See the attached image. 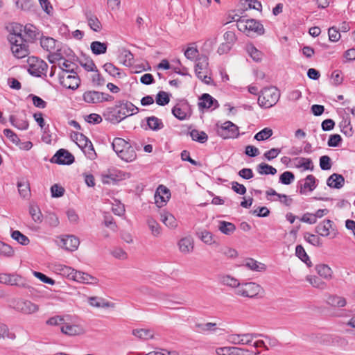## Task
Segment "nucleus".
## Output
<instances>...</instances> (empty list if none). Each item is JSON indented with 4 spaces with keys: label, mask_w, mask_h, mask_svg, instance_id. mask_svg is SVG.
Returning a JSON list of instances; mask_svg holds the SVG:
<instances>
[{
    "label": "nucleus",
    "mask_w": 355,
    "mask_h": 355,
    "mask_svg": "<svg viewBox=\"0 0 355 355\" xmlns=\"http://www.w3.org/2000/svg\"><path fill=\"white\" fill-rule=\"evenodd\" d=\"M89 303L91 306L100 308L112 307L114 305L111 302L106 301L105 299L98 297H89Z\"/></svg>",
    "instance_id": "obj_30"
},
{
    "label": "nucleus",
    "mask_w": 355,
    "mask_h": 355,
    "mask_svg": "<svg viewBox=\"0 0 355 355\" xmlns=\"http://www.w3.org/2000/svg\"><path fill=\"white\" fill-rule=\"evenodd\" d=\"M295 160L302 162V164L296 165L297 168L303 167L304 170H313L314 166L313 164L312 160L310 158L296 157L295 158Z\"/></svg>",
    "instance_id": "obj_54"
},
{
    "label": "nucleus",
    "mask_w": 355,
    "mask_h": 355,
    "mask_svg": "<svg viewBox=\"0 0 355 355\" xmlns=\"http://www.w3.org/2000/svg\"><path fill=\"white\" fill-rule=\"evenodd\" d=\"M304 239L310 244L314 246H321L322 243L319 237L317 236L310 234L309 232H305L304 234Z\"/></svg>",
    "instance_id": "obj_58"
},
{
    "label": "nucleus",
    "mask_w": 355,
    "mask_h": 355,
    "mask_svg": "<svg viewBox=\"0 0 355 355\" xmlns=\"http://www.w3.org/2000/svg\"><path fill=\"white\" fill-rule=\"evenodd\" d=\"M197 235L202 242L207 245H211L214 243L213 240V234L207 230L198 232H197Z\"/></svg>",
    "instance_id": "obj_53"
},
{
    "label": "nucleus",
    "mask_w": 355,
    "mask_h": 355,
    "mask_svg": "<svg viewBox=\"0 0 355 355\" xmlns=\"http://www.w3.org/2000/svg\"><path fill=\"white\" fill-rule=\"evenodd\" d=\"M50 162L60 165H70L74 162V157L68 150L61 148L51 157Z\"/></svg>",
    "instance_id": "obj_9"
},
{
    "label": "nucleus",
    "mask_w": 355,
    "mask_h": 355,
    "mask_svg": "<svg viewBox=\"0 0 355 355\" xmlns=\"http://www.w3.org/2000/svg\"><path fill=\"white\" fill-rule=\"evenodd\" d=\"M329 39L331 42H338L340 38V30L332 26L328 30Z\"/></svg>",
    "instance_id": "obj_62"
},
{
    "label": "nucleus",
    "mask_w": 355,
    "mask_h": 355,
    "mask_svg": "<svg viewBox=\"0 0 355 355\" xmlns=\"http://www.w3.org/2000/svg\"><path fill=\"white\" fill-rule=\"evenodd\" d=\"M40 40V46L44 50L49 52H51L52 51L55 49L57 40H55L53 37L43 36L42 35H41Z\"/></svg>",
    "instance_id": "obj_23"
},
{
    "label": "nucleus",
    "mask_w": 355,
    "mask_h": 355,
    "mask_svg": "<svg viewBox=\"0 0 355 355\" xmlns=\"http://www.w3.org/2000/svg\"><path fill=\"white\" fill-rule=\"evenodd\" d=\"M61 245L68 251H75L78 249L80 241L79 239L73 235H67L61 239Z\"/></svg>",
    "instance_id": "obj_14"
},
{
    "label": "nucleus",
    "mask_w": 355,
    "mask_h": 355,
    "mask_svg": "<svg viewBox=\"0 0 355 355\" xmlns=\"http://www.w3.org/2000/svg\"><path fill=\"white\" fill-rule=\"evenodd\" d=\"M247 51L250 56L255 62H260L262 59V53L259 51L254 45L250 44L247 47Z\"/></svg>",
    "instance_id": "obj_48"
},
{
    "label": "nucleus",
    "mask_w": 355,
    "mask_h": 355,
    "mask_svg": "<svg viewBox=\"0 0 355 355\" xmlns=\"http://www.w3.org/2000/svg\"><path fill=\"white\" fill-rule=\"evenodd\" d=\"M29 214L32 217V219L37 223H40L42 221V214L40 209L36 205H30L29 206Z\"/></svg>",
    "instance_id": "obj_40"
},
{
    "label": "nucleus",
    "mask_w": 355,
    "mask_h": 355,
    "mask_svg": "<svg viewBox=\"0 0 355 355\" xmlns=\"http://www.w3.org/2000/svg\"><path fill=\"white\" fill-rule=\"evenodd\" d=\"M260 352L257 351H250L247 349L240 348L236 347H232V355H259Z\"/></svg>",
    "instance_id": "obj_55"
},
{
    "label": "nucleus",
    "mask_w": 355,
    "mask_h": 355,
    "mask_svg": "<svg viewBox=\"0 0 355 355\" xmlns=\"http://www.w3.org/2000/svg\"><path fill=\"white\" fill-rule=\"evenodd\" d=\"M121 56L124 58L123 64L125 66H131L134 63V55L130 51L123 49L121 52Z\"/></svg>",
    "instance_id": "obj_60"
},
{
    "label": "nucleus",
    "mask_w": 355,
    "mask_h": 355,
    "mask_svg": "<svg viewBox=\"0 0 355 355\" xmlns=\"http://www.w3.org/2000/svg\"><path fill=\"white\" fill-rule=\"evenodd\" d=\"M27 66V70L31 75L36 77H41L42 75L46 76L48 64L43 60L35 56L28 57Z\"/></svg>",
    "instance_id": "obj_4"
},
{
    "label": "nucleus",
    "mask_w": 355,
    "mask_h": 355,
    "mask_svg": "<svg viewBox=\"0 0 355 355\" xmlns=\"http://www.w3.org/2000/svg\"><path fill=\"white\" fill-rule=\"evenodd\" d=\"M73 137L78 147L81 149L87 148V146L91 142L85 135L80 132H74Z\"/></svg>",
    "instance_id": "obj_38"
},
{
    "label": "nucleus",
    "mask_w": 355,
    "mask_h": 355,
    "mask_svg": "<svg viewBox=\"0 0 355 355\" xmlns=\"http://www.w3.org/2000/svg\"><path fill=\"white\" fill-rule=\"evenodd\" d=\"M59 82L61 85L67 89L76 90L80 84V79L77 74L67 75L64 72H61L58 75Z\"/></svg>",
    "instance_id": "obj_8"
},
{
    "label": "nucleus",
    "mask_w": 355,
    "mask_h": 355,
    "mask_svg": "<svg viewBox=\"0 0 355 355\" xmlns=\"http://www.w3.org/2000/svg\"><path fill=\"white\" fill-rule=\"evenodd\" d=\"M103 68L106 72H107L110 75L115 77L116 76H120L119 69L115 67L113 64L107 62L103 65Z\"/></svg>",
    "instance_id": "obj_63"
},
{
    "label": "nucleus",
    "mask_w": 355,
    "mask_h": 355,
    "mask_svg": "<svg viewBox=\"0 0 355 355\" xmlns=\"http://www.w3.org/2000/svg\"><path fill=\"white\" fill-rule=\"evenodd\" d=\"M327 303L333 307L342 308L346 305L347 301L343 297L331 295L327 297Z\"/></svg>",
    "instance_id": "obj_29"
},
{
    "label": "nucleus",
    "mask_w": 355,
    "mask_h": 355,
    "mask_svg": "<svg viewBox=\"0 0 355 355\" xmlns=\"http://www.w3.org/2000/svg\"><path fill=\"white\" fill-rule=\"evenodd\" d=\"M147 224L154 236H158L162 234L161 226L154 218L148 217Z\"/></svg>",
    "instance_id": "obj_41"
},
{
    "label": "nucleus",
    "mask_w": 355,
    "mask_h": 355,
    "mask_svg": "<svg viewBox=\"0 0 355 355\" xmlns=\"http://www.w3.org/2000/svg\"><path fill=\"white\" fill-rule=\"evenodd\" d=\"M146 122L148 128L153 131H158L164 126L162 121L155 116L147 117Z\"/></svg>",
    "instance_id": "obj_31"
},
{
    "label": "nucleus",
    "mask_w": 355,
    "mask_h": 355,
    "mask_svg": "<svg viewBox=\"0 0 355 355\" xmlns=\"http://www.w3.org/2000/svg\"><path fill=\"white\" fill-rule=\"evenodd\" d=\"M257 172L261 175H275L277 173V169L273 166L262 162L257 166Z\"/></svg>",
    "instance_id": "obj_37"
},
{
    "label": "nucleus",
    "mask_w": 355,
    "mask_h": 355,
    "mask_svg": "<svg viewBox=\"0 0 355 355\" xmlns=\"http://www.w3.org/2000/svg\"><path fill=\"white\" fill-rule=\"evenodd\" d=\"M305 182L300 185V193L304 194L305 189H309L310 191H313L316 188V178L313 175H308L305 178Z\"/></svg>",
    "instance_id": "obj_28"
},
{
    "label": "nucleus",
    "mask_w": 355,
    "mask_h": 355,
    "mask_svg": "<svg viewBox=\"0 0 355 355\" xmlns=\"http://www.w3.org/2000/svg\"><path fill=\"white\" fill-rule=\"evenodd\" d=\"M88 26L94 32H100L102 28V24L98 17L91 11H86L85 13Z\"/></svg>",
    "instance_id": "obj_17"
},
{
    "label": "nucleus",
    "mask_w": 355,
    "mask_h": 355,
    "mask_svg": "<svg viewBox=\"0 0 355 355\" xmlns=\"http://www.w3.org/2000/svg\"><path fill=\"white\" fill-rule=\"evenodd\" d=\"M18 191L23 198H28L31 196L30 184L28 180H22L17 182Z\"/></svg>",
    "instance_id": "obj_27"
},
{
    "label": "nucleus",
    "mask_w": 355,
    "mask_h": 355,
    "mask_svg": "<svg viewBox=\"0 0 355 355\" xmlns=\"http://www.w3.org/2000/svg\"><path fill=\"white\" fill-rule=\"evenodd\" d=\"M339 126L341 132L346 136L351 137L353 135L354 130L349 120L345 119L342 121Z\"/></svg>",
    "instance_id": "obj_50"
},
{
    "label": "nucleus",
    "mask_w": 355,
    "mask_h": 355,
    "mask_svg": "<svg viewBox=\"0 0 355 355\" xmlns=\"http://www.w3.org/2000/svg\"><path fill=\"white\" fill-rule=\"evenodd\" d=\"M273 134L272 130L270 128H265L254 135V139L264 141L270 137Z\"/></svg>",
    "instance_id": "obj_52"
},
{
    "label": "nucleus",
    "mask_w": 355,
    "mask_h": 355,
    "mask_svg": "<svg viewBox=\"0 0 355 355\" xmlns=\"http://www.w3.org/2000/svg\"><path fill=\"white\" fill-rule=\"evenodd\" d=\"M331 159L328 155H322L320 157V167L322 170H329L331 169Z\"/></svg>",
    "instance_id": "obj_61"
},
{
    "label": "nucleus",
    "mask_w": 355,
    "mask_h": 355,
    "mask_svg": "<svg viewBox=\"0 0 355 355\" xmlns=\"http://www.w3.org/2000/svg\"><path fill=\"white\" fill-rule=\"evenodd\" d=\"M24 26L18 23L10 25V30L8 35V40L11 45V51L13 55L18 58L26 57L29 51V46L26 44L23 33Z\"/></svg>",
    "instance_id": "obj_1"
},
{
    "label": "nucleus",
    "mask_w": 355,
    "mask_h": 355,
    "mask_svg": "<svg viewBox=\"0 0 355 355\" xmlns=\"http://www.w3.org/2000/svg\"><path fill=\"white\" fill-rule=\"evenodd\" d=\"M218 230L226 235L232 234L236 230V226L226 221H220Z\"/></svg>",
    "instance_id": "obj_43"
},
{
    "label": "nucleus",
    "mask_w": 355,
    "mask_h": 355,
    "mask_svg": "<svg viewBox=\"0 0 355 355\" xmlns=\"http://www.w3.org/2000/svg\"><path fill=\"white\" fill-rule=\"evenodd\" d=\"M215 105V107L219 106L217 100L213 98L209 94H203L199 98L198 107L200 109L210 108L211 106Z\"/></svg>",
    "instance_id": "obj_18"
},
{
    "label": "nucleus",
    "mask_w": 355,
    "mask_h": 355,
    "mask_svg": "<svg viewBox=\"0 0 355 355\" xmlns=\"http://www.w3.org/2000/svg\"><path fill=\"white\" fill-rule=\"evenodd\" d=\"M73 274L74 275L73 276V280L78 282L91 284H96L98 283V279L88 273L76 270Z\"/></svg>",
    "instance_id": "obj_16"
},
{
    "label": "nucleus",
    "mask_w": 355,
    "mask_h": 355,
    "mask_svg": "<svg viewBox=\"0 0 355 355\" xmlns=\"http://www.w3.org/2000/svg\"><path fill=\"white\" fill-rule=\"evenodd\" d=\"M160 217L161 221L168 228L175 229L178 227V221L176 218L168 211L164 210L161 212Z\"/></svg>",
    "instance_id": "obj_22"
},
{
    "label": "nucleus",
    "mask_w": 355,
    "mask_h": 355,
    "mask_svg": "<svg viewBox=\"0 0 355 355\" xmlns=\"http://www.w3.org/2000/svg\"><path fill=\"white\" fill-rule=\"evenodd\" d=\"M280 92L275 87H266L261 90L258 98V104L263 108L274 106L279 101Z\"/></svg>",
    "instance_id": "obj_3"
},
{
    "label": "nucleus",
    "mask_w": 355,
    "mask_h": 355,
    "mask_svg": "<svg viewBox=\"0 0 355 355\" xmlns=\"http://www.w3.org/2000/svg\"><path fill=\"white\" fill-rule=\"evenodd\" d=\"M307 280L315 288L324 290L327 288V284L323 282L320 278L316 276L311 277Z\"/></svg>",
    "instance_id": "obj_56"
},
{
    "label": "nucleus",
    "mask_w": 355,
    "mask_h": 355,
    "mask_svg": "<svg viewBox=\"0 0 355 355\" xmlns=\"http://www.w3.org/2000/svg\"><path fill=\"white\" fill-rule=\"evenodd\" d=\"M189 134L193 141H198L200 144H204L208 140V136L204 131H199L196 129H193L189 132Z\"/></svg>",
    "instance_id": "obj_39"
},
{
    "label": "nucleus",
    "mask_w": 355,
    "mask_h": 355,
    "mask_svg": "<svg viewBox=\"0 0 355 355\" xmlns=\"http://www.w3.org/2000/svg\"><path fill=\"white\" fill-rule=\"evenodd\" d=\"M24 35L26 37V42L28 44V42H34L38 38L40 39L42 33H41L38 28L33 24H27L24 28Z\"/></svg>",
    "instance_id": "obj_13"
},
{
    "label": "nucleus",
    "mask_w": 355,
    "mask_h": 355,
    "mask_svg": "<svg viewBox=\"0 0 355 355\" xmlns=\"http://www.w3.org/2000/svg\"><path fill=\"white\" fill-rule=\"evenodd\" d=\"M171 112L173 115L180 121H184L189 119L192 114L191 106L186 100L177 103L172 108Z\"/></svg>",
    "instance_id": "obj_7"
},
{
    "label": "nucleus",
    "mask_w": 355,
    "mask_h": 355,
    "mask_svg": "<svg viewBox=\"0 0 355 355\" xmlns=\"http://www.w3.org/2000/svg\"><path fill=\"white\" fill-rule=\"evenodd\" d=\"M244 266L248 268L249 269L254 271H261L266 269V266L264 264L259 263L258 261L252 258L246 259Z\"/></svg>",
    "instance_id": "obj_44"
},
{
    "label": "nucleus",
    "mask_w": 355,
    "mask_h": 355,
    "mask_svg": "<svg viewBox=\"0 0 355 355\" xmlns=\"http://www.w3.org/2000/svg\"><path fill=\"white\" fill-rule=\"evenodd\" d=\"M101 92L97 91H87L83 94V100L87 103H98L102 102Z\"/></svg>",
    "instance_id": "obj_25"
},
{
    "label": "nucleus",
    "mask_w": 355,
    "mask_h": 355,
    "mask_svg": "<svg viewBox=\"0 0 355 355\" xmlns=\"http://www.w3.org/2000/svg\"><path fill=\"white\" fill-rule=\"evenodd\" d=\"M227 341L233 345H250V340L247 337V334H232L227 336Z\"/></svg>",
    "instance_id": "obj_21"
},
{
    "label": "nucleus",
    "mask_w": 355,
    "mask_h": 355,
    "mask_svg": "<svg viewBox=\"0 0 355 355\" xmlns=\"http://www.w3.org/2000/svg\"><path fill=\"white\" fill-rule=\"evenodd\" d=\"M118 156L123 160L129 162L134 161L137 157L136 152L130 144L122 150Z\"/></svg>",
    "instance_id": "obj_26"
},
{
    "label": "nucleus",
    "mask_w": 355,
    "mask_h": 355,
    "mask_svg": "<svg viewBox=\"0 0 355 355\" xmlns=\"http://www.w3.org/2000/svg\"><path fill=\"white\" fill-rule=\"evenodd\" d=\"M220 282L223 284L232 288H236V289H238L239 286L241 285L238 279L230 275L222 276L220 277Z\"/></svg>",
    "instance_id": "obj_46"
},
{
    "label": "nucleus",
    "mask_w": 355,
    "mask_h": 355,
    "mask_svg": "<svg viewBox=\"0 0 355 355\" xmlns=\"http://www.w3.org/2000/svg\"><path fill=\"white\" fill-rule=\"evenodd\" d=\"M295 180L294 174L291 171H285L279 176V182L283 184H290Z\"/></svg>",
    "instance_id": "obj_57"
},
{
    "label": "nucleus",
    "mask_w": 355,
    "mask_h": 355,
    "mask_svg": "<svg viewBox=\"0 0 355 355\" xmlns=\"http://www.w3.org/2000/svg\"><path fill=\"white\" fill-rule=\"evenodd\" d=\"M315 270L318 272V274L326 279H331L332 278V274L333 271L331 268L326 264H319L317 265L315 267Z\"/></svg>",
    "instance_id": "obj_33"
},
{
    "label": "nucleus",
    "mask_w": 355,
    "mask_h": 355,
    "mask_svg": "<svg viewBox=\"0 0 355 355\" xmlns=\"http://www.w3.org/2000/svg\"><path fill=\"white\" fill-rule=\"evenodd\" d=\"M11 124L19 130H27L28 128V121L26 119V114L22 112L20 116L10 115L9 118Z\"/></svg>",
    "instance_id": "obj_15"
},
{
    "label": "nucleus",
    "mask_w": 355,
    "mask_h": 355,
    "mask_svg": "<svg viewBox=\"0 0 355 355\" xmlns=\"http://www.w3.org/2000/svg\"><path fill=\"white\" fill-rule=\"evenodd\" d=\"M334 222L329 219H326L320 223L315 227V232L322 236H328L331 232L333 233V238L336 237L338 232L334 227Z\"/></svg>",
    "instance_id": "obj_11"
},
{
    "label": "nucleus",
    "mask_w": 355,
    "mask_h": 355,
    "mask_svg": "<svg viewBox=\"0 0 355 355\" xmlns=\"http://www.w3.org/2000/svg\"><path fill=\"white\" fill-rule=\"evenodd\" d=\"M208 66V58L207 56H201L196 60L195 71H205Z\"/></svg>",
    "instance_id": "obj_59"
},
{
    "label": "nucleus",
    "mask_w": 355,
    "mask_h": 355,
    "mask_svg": "<svg viewBox=\"0 0 355 355\" xmlns=\"http://www.w3.org/2000/svg\"><path fill=\"white\" fill-rule=\"evenodd\" d=\"M90 48L94 54L101 55L106 53L107 44L105 42L94 41L91 43Z\"/></svg>",
    "instance_id": "obj_35"
},
{
    "label": "nucleus",
    "mask_w": 355,
    "mask_h": 355,
    "mask_svg": "<svg viewBox=\"0 0 355 355\" xmlns=\"http://www.w3.org/2000/svg\"><path fill=\"white\" fill-rule=\"evenodd\" d=\"M156 103L160 106L167 105L170 101V94L164 91H159L156 95Z\"/></svg>",
    "instance_id": "obj_47"
},
{
    "label": "nucleus",
    "mask_w": 355,
    "mask_h": 355,
    "mask_svg": "<svg viewBox=\"0 0 355 355\" xmlns=\"http://www.w3.org/2000/svg\"><path fill=\"white\" fill-rule=\"evenodd\" d=\"M61 331L68 336H76L83 333V329L78 325L66 324L61 327Z\"/></svg>",
    "instance_id": "obj_34"
},
{
    "label": "nucleus",
    "mask_w": 355,
    "mask_h": 355,
    "mask_svg": "<svg viewBox=\"0 0 355 355\" xmlns=\"http://www.w3.org/2000/svg\"><path fill=\"white\" fill-rule=\"evenodd\" d=\"M263 291L262 287L255 282H245L241 284L235 294L245 297L253 298L257 297Z\"/></svg>",
    "instance_id": "obj_5"
},
{
    "label": "nucleus",
    "mask_w": 355,
    "mask_h": 355,
    "mask_svg": "<svg viewBox=\"0 0 355 355\" xmlns=\"http://www.w3.org/2000/svg\"><path fill=\"white\" fill-rule=\"evenodd\" d=\"M216 324L214 322H207L205 324L196 323L195 324V330L200 333L205 331H213L216 329Z\"/></svg>",
    "instance_id": "obj_45"
},
{
    "label": "nucleus",
    "mask_w": 355,
    "mask_h": 355,
    "mask_svg": "<svg viewBox=\"0 0 355 355\" xmlns=\"http://www.w3.org/2000/svg\"><path fill=\"white\" fill-rule=\"evenodd\" d=\"M216 132L223 139L237 138L239 135V128L230 121L223 123L220 126L217 124Z\"/></svg>",
    "instance_id": "obj_6"
},
{
    "label": "nucleus",
    "mask_w": 355,
    "mask_h": 355,
    "mask_svg": "<svg viewBox=\"0 0 355 355\" xmlns=\"http://www.w3.org/2000/svg\"><path fill=\"white\" fill-rule=\"evenodd\" d=\"M15 309L24 314H33L39 310V306L29 300H20L17 302Z\"/></svg>",
    "instance_id": "obj_12"
},
{
    "label": "nucleus",
    "mask_w": 355,
    "mask_h": 355,
    "mask_svg": "<svg viewBox=\"0 0 355 355\" xmlns=\"http://www.w3.org/2000/svg\"><path fill=\"white\" fill-rule=\"evenodd\" d=\"M132 334L135 336L144 340L152 338L153 336V334L150 330L144 329H135L132 331Z\"/></svg>",
    "instance_id": "obj_51"
},
{
    "label": "nucleus",
    "mask_w": 355,
    "mask_h": 355,
    "mask_svg": "<svg viewBox=\"0 0 355 355\" xmlns=\"http://www.w3.org/2000/svg\"><path fill=\"white\" fill-rule=\"evenodd\" d=\"M139 112V108L132 103L128 101H119L115 107L112 108L107 114H104L106 119L113 123H119L128 116H131Z\"/></svg>",
    "instance_id": "obj_2"
},
{
    "label": "nucleus",
    "mask_w": 355,
    "mask_h": 355,
    "mask_svg": "<svg viewBox=\"0 0 355 355\" xmlns=\"http://www.w3.org/2000/svg\"><path fill=\"white\" fill-rule=\"evenodd\" d=\"M11 236L14 240L23 245H27L30 242L29 239L19 230L13 231L11 234Z\"/></svg>",
    "instance_id": "obj_49"
},
{
    "label": "nucleus",
    "mask_w": 355,
    "mask_h": 355,
    "mask_svg": "<svg viewBox=\"0 0 355 355\" xmlns=\"http://www.w3.org/2000/svg\"><path fill=\"white\" fill-rule=\"evenodd\" d=\"M327 184L331 188L339 189L344 186L345 178L340 174L333 173L327 178Z\"/></svg>",
    "instance_id": "obj_19"
},
{
    "label": "nucleus",
    "mask_w": 355,
    "mask_h": 355,
    "mask_svg": "<svg viewBox=\"0 0 355 355\" xmlns=\"http://www.w3.org/2000/svg\"><path fill=\"white\" fill-rule=\"evenodd\" d=\"M62 60L63 62H59L58 64L59 67L62 69V72H64V74L67 73L77 74L76 69L78 68V66L65 58Z\"/></svg>",
    "instance_id": "obj_32"
},
{
    "label": "nucleus",
    "mask_w": 355,
    "mask_h": 355,
    "mask_svg": "<svg viewBox=\"0 0 355 355\" xmlns=\"http://www.w3.org/2000/svg\"><path fill=\"white\" fill-rule=\"evenodd\" d=\"M342 137L340 135L334 134L330 135L327 144L329 147H338L342 142Z\"/></svg>",
    "instance_id": "obj_64"
},
{
    "label": "nucleus",
    "mask_w": 355,
    "mask_h": 355,
    "mask_svg": "<svg viewBox=\"0 0 355 355\" xmlns=\"http://www.w3.org/2000/svg\"><path fill=\"white\" fill-rule=\"evenodd\" d=\"M295 254L296 256L301 259L304 263H305L308 266H311V261L309 259V257L306 254L304 248L302 245H297L295 248Z\"/></svg>",
    "instance_id": "obj_42"
},
{
    "label": "nucleus",
    "mask_w": 355,
    "mask_h": 355,
    "mask_svg": "<svg viewBox=\"0 0 355 355\" xmlns=\"http://www.w3.org/2000/svg\"><path fill=\"white\" fill-rule=\"evenodd\" d=\"M254 33L258 35H262L265 33L263 26L257 20L254 19H248V35L250 33Z\"/></svg>",
    "instance_id": "obj_20"
},
{
    "label": "nucleus",
    "mask_w": 355,
    "mask_h": 355,
    "mask_svg": "<svg viewBox=\"0 0 355 355\" xmlns=\"http://www.w3.org/2000/svg\"><path fill=\"white\" fill-rule=\"evenodd\" d=\"M178 246L182 252L189 253L193 249V240L190 236L182 238L178 242Z\"/></svg>",
    "instance_id": "obj_24"
},
{
    "label": "nucleus",
    "mask_w": 355,
    "mask_h": 355,
    "mask_svg": "<svg viewBox=\"0 0 355 355\" xmlns=\"http://www.w3.org/2000/svg\"><path fill=\"white\" fill-rule=\"evenodd\" d=\"M0 283L18 287H26L24 278L17 274L0 273Z\"/></svg>",
    "instance_id": "obj_10"
},
{
    "label": "nucleus",
    "mask_w": 355,
    "mask_h": 355,
    "mask_svg": "<svg viewBox=\"0 0 355 355\" xmlns=\"http://www.w3.org/2000/svg\"><path fill=\"white\" fill-rule=\"evenodd\" d=\"M128 145V142H127L124 139L120 137L114 138L112 143V148L117 154V155L120 154V153L123 150L124 148H125Z\"/></svg>",
    "instance_id": "obj_36"
}]
</instances>
